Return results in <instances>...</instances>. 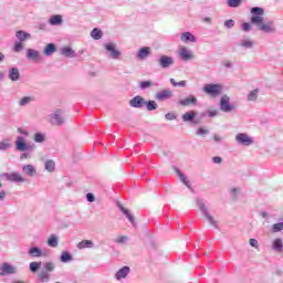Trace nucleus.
I'll return each instance as SVG.
<instances>
[{
  "label": "nucleus",
  "mask_w": 283,
  "mask_h": 283,
  "mask_svg": "<svg viewBox=\"0 0 283 283\" xmlns=\"http://www.w3.org/2000/svg\"><path fill=\"white\" fill-rule=\"evenodd\" d=\"M41 262H31L29 264V269L31 271V273H36V271H39V269H41Z\"/></svg>",
  "instance_id": "obj_44"
},
{
  "label": "nucleus",
  "mask_w": 283,
  "mask_h": 283,
  "mask_svg": "<svg viewBox=\"0 0 283 283\" xmlns=\"http://www.w3.org/2000/svg\"><path fill=\"white\" fill-rule=\"evenodd\" d=\"M280 231H283V223L282 222L274 223L272 226V232L273 233H280Z\"/></svg>",
  "instance_id": "obj_48"
},
{
  "label": "nucleus",
  "mask_w": 283,
  "mask_h": 283,
  "mask_svg": "<svg viewBox=\"0 0 283 283\" xmlns=\"http://www.w3.org/2000/svg\"><path fill=\"white\" fill-rule=\"evenodd\" d=\"M235 25V21L233 19L227 20L224 22V28H227V30H231V28H233Z\"/></svg>",
  "instance_id": "obj_51"
},
{
  "label": "nucleus",
  "mask_w": 283,
  "mask_h": 283,
  "mask_svg": "<svg viewBox=\"0 0 283 283\" xmlns=\"http://www.w3.org/2000/svg\"><path fill=\"white\" fill-rule=\"evenodd\" d=\"M51 125H55L56 127H61V125H65V117H63V109L57 108L52 114L49 115Z\"/></svg>",
  "instance_id": "obj_5"
},
{
  "label": "nucleus",
  "mask_w": 283,
  "mask_h": 283,
  "mask_svg": "<svg viewBox=\"0 0 283 283\" xmlns=\"http://www.w3.org/2000/svg\"><path fill=\"white\" fill-rule=\"evenodd\" d=\"M86 200H87V202H95L96 197L94 196V193L88 192V193H86Z\"/></svg>",
  "instance_id": "obj_53"
},
{
  "label": "nucleus",
  "mask_w": 283,
  "mask_h": 283,
  "mask_svg": "<svg viewBox=\"0 0 283 283\" xmlns=\"http://www.w3.org/2000/svg\"><path fill=\"white\" fill-rule=\"evenodd\" d=\"M94 248V241L92 240H82L77 243V249H92Z\"/></svg>",
  "instance_id": "obj_35"
},
{
  "label": "nucleus",
  "mask_w": 283,
  "mask_h": 283,
  "mask_svg": "<svg viewBox=\"0 0 283 283\" xmlns=\"http://www.w3.org/2000/svg\"><path fill=\"white\" fill-rule=\"evenodd\" d=\"M61 54L62 56H66L67 59H74L75 55V52H74V49L73 48H70V46H64L61 49Z\"/></svg>",
  "instance_id": "obj_27"
},
{
  "label": "nucleus",
  "mask_w": 283,
  "mask_h": 283,
  "mask_svg": "<svg viewBox=\"0 0 283 283\" xmlns=\"http://www.w3.org/2000/svg\"><path fill=\"white\" fill-rule=\"evenodd\" d=\"M175 63L176 61L174 57L169 55H161L158 59V65L161 70H169V67H171Z\"/></svg>",
  "instance_id": "obj_9"
},
{
  "label": "nucleus",
  "mask_w": 283,
  "mask_h": 283,
  "mask_svg": "<svg viewBox=\"0 0 283 283\" xmlns=\"http://www.w3.org/2000/svg\"><path fill=\"white\" fill-rule=\"evenodd\" d=\"M54 52H56V44H54V43L46 44L43 50V53L45 56H52V54H54Z\"/></svg>",
  "instance_id": "obj_30"
},
{
  "label": "nucleus",
  "mask_w": 283,
  "mask_h": 283,
  "mask_svg": "<svg viewBox=\"0 0 283 283\" xmlns=\"http://www.w3.org/2000/svg\"><path fill=\"white\" fill-rule=\"evenodd\" d=\"M153 85H156V84H154V82H151V81H143L139 83L140 90H147V88L151 87Z\"/></svg>",
  "instance_id": "obj_47"
},
{
  "label": "nucleus",
  "mask_w": 283,
  "mask_h": 283,
  "mask_svg": "<svg viewBox=\"0 0 283 283\" xmlns=\"http://www.w3.org/2000/svg\"><path fill=\"white\" fill-rule=\"evenodd\" d=\"M117 207L119 209V211H122V213H124V216L127 218V220L130 222V224H133V227H136V221L134 219V214L129 213V211L123 207V203L117 202Z\"/></svg>",
  "instance_id": "obj_19"
},
{
  "label": "nucleus",
  "mask_w": 283,
  "mask_h": 283,
  "mask_svg": "<svg viewBox=\"0 0 283 283\" xmlns=\"http://www.w3.org/2000/svg\"><path fill=\"white\" fill-rule=\"evenodd\" d=\"M46 244L48 247H51V249H56V247H59V237H56V234H51Z\"/></svg>",
  "instance_id": "obj_32"
},
{
  "label": "nucleus",
  "mask_w": 283,
  "mask_h": 283,
  "mask_svg": "<svg viewBox=\"0 0 283 283\" xmlns=\"http://www.w3.org/2000/svg\"><path fill=\"white\" fill-rule=\"evenodd\" d=\"M33 140L34 143H45V135H43V133H35Z\"/></svg>",
  "instance_id": "obj_45"
},
{
  "label": "nucleus",
  "mask_w": 283,
  "mask_h": 283,
  "mask_svg": "<svg viewBox=\"0 0 283 283\" xmlns=\"http://www.w3.org/2000/svg\"><path fill=\"white\" fill-rule=\"evenodd\" d=\"M91 36L92 39H94L95 41H99V39H103V31H101V29L98 28H94L91 31Z\"/></svg>",
  "instance_id": "obj_39"
},
{
  "label": "nucleus",
  "mask_w": 283,
  "mask_h": 283,
  "mask_svg": "<svg viewBox=\"0 0 283 283\" xmlns=\"http://www.w3.org/2000/svg\"><path fill=\"white\" fill-rule=\"evenodd\" d=\"M179 56L181 61H191V59H193V52H191V50H187V48H181Z\"/></svg>",
  "instance_id": "obj_22"
},
{
  "label": "nucleus",
  "mask_w": 283,
  "mask_h": 283,
  "mask_svg": "<svg viewBox=\"0 0 283 283\" xmlns=\"http://www.w3.org/2000/svg\"><path fill=\"white\" fill-rule=\"evenodd\" d=\"M15 36H17V39H18V41L19 42H22L23 43V41H28V39H30L31 38V34L30 33H28V32H25V31H17L15 32Z\"/></svg>",
  "instance_id": "obj_33"
},
{
  "label": "nucleus",
  "mask_w": 283,
  "mask_h": 283,
  "mask_svg": "<svg viewBox=\"0 0 283 283\" xmlns=\"http://www.w3.org/2000/svg\"><path fill=\"white\" fill-rule=\"evenodd\" d=\"M21 50H23L22 42H15V44L13 46V52H21Z\"/></svg>",
  "instance_id": "obj_52"
},
{
  "label": "nucleus",
  "mask_w": 283,
  "mask_h": 283,
  "mask_svg": "<svg viewBox=\"0 0 283 283\" xmlns=\"http://www.w3.org/2000/svg\"><path fill=\"white\" fill-rule=\"evenodd\" d=\"M150 54H151V48L144 46L138 50L136 54V59H138L139 61H145V59H147Z\"/></svg>",
  "instance_id": "obj_18"
},
{
  "label": "nucleus",
  "mask_w": 283,
  "mask_h": 283,
  "mask_svg": "<svg viewBox=\"0 0 283 283\" xmlns=\"http://www.w3.org/2000/svg\"><path fill=\"white\" fill-rule=\"evenodd\" d=\"M22 171L25 176H29V178H34V175L36 174V168L34 166L27 164L22 167Z\"/></svg>",
  "instance_id": "obj_25"
},
{
  "label": "nucleus",
  "mask_w": 283,
  "mask_h": 283,
  "mask_svg": "<svg viewBox=\"0 0 283 283\" xmlns=\"http://www.w3.org/2000/svg\"><path fill=\"white\" fill-rule=\"evenodd\" d=\"M213 140H214V143H221L222 142V137H220V135H214L213 136Z\"/></svg>",
  "instance_id": "obj_64"
},
{
  "label": "nucleus",
  "mask_w": 283,
  "mask_h": 283,
  "mask_svg": "<svg viewBox=\"0 0 283 283\" xmlns=\"http://www.w3.org/2000/svg\"><path fill=\"white\" fill-rule=\"evenodd\" d=\"M208 116L210 118H213L214 116H218V111H208Z\"/></svg>",
  "instance_id": "obj_63"
},
{
  "label": "nucleus",
  "mask_w": 283,
  "mask_h": 283,
  "mask_svg": "<svg viewBox=\"0 0 283 283\" xmlns=\"http://www.w3.org/2000/svg\"><path fill=\"white\" fill-rule=\"evenodd\" d=\"M259 30H261V32H265L266 34H273L276 32L273 21H269L268 23L260 25Z\"/></svg>",
  "instance_id": "obj_20"
},
{
  "label": "nucleus",
  "mask_w": 283,
  "mask_h": 283,
  "mask_svg": "<svg viewBox=\"0 0 283 283\" xmlns=\"http://www.w3.org/2000/svg\"><path fill=\"white\" fill-rule=\"evenodd\" d=\"M250 247L253 249H259L260 244L258 243L256 239H250Z\"/></svg>",
  "instance_id": "obj_59"
},
{
  "label": "nucleus",
  "mask_w": 283,
  "mask_h": 283,
  "mask_svg": "<svg viewBox=\"0 0 283 283\" xmlns=\"http://www.w3.org/2000/svg\"><path fill=\"white\" fill-rule=\"evenodd\" d=\"M12 147V144L8 142H0V151H8Z\"/></svg>",
  "instance_id": "obj_50"
},
{
  "label": "nucleus",
  "mask_w": 283,
  "mask_h": 283,
  "mask_svg": "<svg viewBox=\"0 0 283 283\" xmlns=\"http://www.w3.org/2000/svg\"><path fill=\"white\" fill-rule=\"evenodd\" d=\"M50 25H61L63 23V15L55 14L49 19Z\"/></svg>",
  "instance_id": "obj_31"
},
{
  "label": "nucleus",
  "mask_w": 283,
  "mask_h": 283,
  "mask_svg": "<svg viewBox=\"0 0 283 283\" xmlns=\"http://www.w3.org/2000/svg\"><path fill=\"white\" fill-rule=\"evenodd\" d=\"M229 8H240L242 6V0H228Z\"/></svg>",
  "instance_id": "obj_46"
},
{
  "label": "nucleus",
  "mask_w": 283,
  "mask_h": 283,
  "mask_svg": "<svg viewBox=\"0 0 283 283\" xmlns=\"http://www.w3.org/2000/svg\"><path fill=\"white\" fill-rule=\"evenodd\" d=\"M72 254L67 251H63L60 255V261L63 262V264H67V262H72Z\"/></svg>",
  "instance_id": "obj_36"
},
{
  "label": "nucleus",
  "mask_w": 283,
  "mask_h": 283,
  "mask_svg": "<svg viewBox=\"0 0 283 283\" xmlns=\"http://www.w3.org/2000/svg\"><path fill=\"white\" fill-rule=\"evenodd\" d=\"M222 157H220V156H214V157H212V163L214 164V165H222Z\"/></svg>",
  "instance_id": "obj_56"
},
{
  "label": "nucleus",
  "mask_w": 283,
  "mask_h": 283,
  "mask_svg": "<svg viewBox=\"0 0 283 283\" xmlns=\"http://www.w3.org/2000/svg\"><path fill=\"white\" fill-rule=\"evenodd\" d=\"M145 104L146 101L140 95H137L129 101L130 107H135L136 109L145 107Z\"/></svg>",
  "instance_id": "obj_15"
},
{
  "label": "nucleus",
  "mask_w": 283,
  "mask_h": 283,
  "mask_svg": "<svg viewBox=\"0 0 283 283\" xmlns=\"http://www.w3.org/2000/svg\"><path fill=\"white\" fill-rule=\"evenodd\" d=\"M264 21V18H262V15H252L251 18V23H253L254 25H258V28L260 29V25H262Z\"/></svg>",
  "instance_id": "obj_41"
},
{
  "label": "nucleus",
  "mask_w": 283,
  "mask_h": 283,
  "mask_svg": "<svg viewBox=\"0 0 283 283\" xmlns=\"http://www.w3.org/2000/svg\"><path fill=\"white\" fill-rule=\"evenodd\" d=\"M176 174L177 176H179V180L182 181V184L188 188L191 189V182L189 181V179L187 178V176H185V174H182V171H180V169L176 168Z\"/></svg>",
  "instance_id": "obj_28"
},
{
  "label": "nucleus",
  "mask_w": 283,
  "mask_h": 283,
  "mask_svg": "<svg viewBox=\"0 0 283 283\" xmlns=\"http://www.w3.org/2000/svg\"><path fill=\"white\" fill-rule=\"evenodd\" d=\"M207 134H209V130H207L202 127L198 128V130H197V136H207Z\"/></svg>",
  "instance_id": "obj_54"
},
{
  "label": "nucleus",
  "mask_w": 283,
  "mask_h": 283,
  "mask_svg": "<svg viewBox=\"0 0 283 283\" xmlns=\"http://www.w3.org/2000/svg\"><path fill=\"white\" fill-rule=\"evenodd\" d=\"M0 178L2 180H7L8 182H25V178H23V176H21L19 172H3L0 175Z\"/></svg>",
  "instance_id": "obj_8"
},
{
  "label": "nucleus",
  "mask_w": 283,
  "mask_h": 283,
  "mask_svg": "<svg viewBox=\"0 0 283 283\" xmlns=\"http://www.w3.org/2000/svg\"><path fill=\"white\" fill-rule=\"evenodd\" d=\"M272 251L274 253H283V239L282 238H276L272 241Z\"/></svg>",
  "instance_id": "obj_21"
},
{
  "label": "nucleus",
  "mask_w": 283,
  "mask_h": 283,
  "mask_svg": "<svg viewBox=\"0 0 283 283\" xmlns=\"http://www.w3.org/2000/svg\"><path fill=\"white\" fill-rule=\"evenodd\" d=\"M146 108H147V111L148 112H154V111H156V109H158V103H156V101H148V102H146Z\"/></svg>",
  "instance_id": "obj_40"
},
{
  "label": "nucleus",
  "mask_w": 283,
  "mask_h": 283,
  "mask_svg": "<svg viewBox=\"0 0 283 283\" xmlns=\"http://www.w3.org/2000/svg\"><path fill=\"white\" fill-rule=\"evenodd\" d=\"M241 30H243V32H249L251 30V23L244 22L241 27Z\"/></svg>",
  "instance_id": "obj_57"
},
{
  "label": "nucleus",
  "mask_w": 283,
  "mask_h": 283,
  "mask_svg": "<svg viewBox=\"0 0 283 283\" xmlns=\"http://www.w3.org/2000/svg\"><path fill=\"white\" fill-rule=\"evenodd\" d=\"M10 81L17 82L19 81V78H21V73L19 72L18 67H11L9 70V74H8Z\"/></svg>",
  "instance_id": "obj_26"
},
{
  "label": "nucleus",
  "mask_w": 283,
  "mask_h": 283,
  "mask_svg": "<svg viewBox=\"0 0 283 283\" xmlns=\"http://www.w3.org/2000/svg\"><path fill=\"white\" fill-rule=\"evenodd\" d=\"M174 97V92H171V90L167 88V90H163L156 93L155 98L156 101H169V98Z\"/></svg>",
  "instance_id": "obj_14"
},
{
  "label": "nucleus",
  "mask_w": 283,
  "mask_h": 283,
  "mask_svg": "<svg viewBox=\"0 0 283 283\" xmlns=\"http://www.w3.org/2000/svg\"><path fill=\"white\" fill-rule=\"evenodd\" d=\"M104 50L106 53H108V59H112L113 61H119L120 56H123V53L120 50H118V46L114 42L105 43Z\"/></svg>",
  "instance_id": "obj_3"
},
{
  "label": "nucleus",
  "mask_w": 283,
  "mask_h": 283,
  "mask_svg": "<svg viewBox=\"0 0 283 283\" xmlns=\"http://www.w3.org/2000/svg\"><path fill=\"white\" fill-rule=\"evenodd\" d=\"M129 273H132V269L125 265L115 273V280L120 282V280H125Z\"/></svg>",
  "instance_id": "obj_16"
},
{
  "label": "nucleus",
  "mask_w": 283,
  "mask_h": 283,
  "mask_svg": "<svg viewBox=\"0 0 283 283\" xmlns=\"http://www.w3.org/2000/svg\"><path fill=\"white\" fill-rule=\"evenodd\" d=\"M219 107L221 112L229 114L235 109V105L231 104V97L228 95H222L219 102Z\"/></svg>",
  "instance_id": "obj_6"
},
{
  "label": "nucleus",
  "mask_w": 283,
  "mask_h": 283,
  "mask_svg": "<svg viewBox=\"0 0 283 283\" xmlns=\"http://www.w3.org/2000/svg\"><path fill=\"white\" fill-rule=\"evenodd\" d=\"M230 196H231L232 200H237L238 196H240V188H231Z\"/></svg>",
  "instance_id": "obj_49"
},
{
  "label": "nucleus",
  "mask_w": 283,
  "mask_h": 283,
  "mask_svg": "<svg viewBox=\"0 0 283 283\" xmlns=\"http://www.w3.org/2000/svg\"><path fill=\"white\" fill-rule=\"evenodd\" d=\"M202 92L211 98H218L222 94V86L220 84H206L202 88Z\"/></svg>",
  "instance_id": "obj_4"
},
{
  "label": "nucleus",
  "mask_w": 283,
  "mask_h": 283,
  "mask_svg": "<svg viewBox=\"0 0 283 283\" xmlns=\"http://www.w3.org/2000/svg\"><path fill=\"white\" fill-rule=\"evenodd\" d=\"M197 113L196 111L186 112L181 118L184 123H193V125H200V120L196 119Z\"/></svg>",
  "instance_id": "obj_13"
},
{
  "label": "nucleus",
  "mask_w": 283,
  "mask_h": 283,
  "mask_svg": "<svg viewBox=\"0 0 283 283\" xmlns=\"http://www.w3.org/2000/svg\"><path fill=\"white\" fill-rule=\"evenodd\" d=\"M18 132L22 135V136H30V132H28V129H24L22 127L18 128Z\"/></svg>",
  "instance_id": "obj_60"
},
{
  "label": "nucleus",
  "mask_w": 283,
  "mask_h": 283,
  "mask_svg": "<svg viewBox=\"0 0 283 283\" xmlns=\"http://www.w3.org/2000/svg\"><path fill=\"white\" fill-rule=\"evenodd\" d=\"M166 120H176L177 116L175 113H167L165 115Z\"/></svg>",
  "instance_id": "obj_55"
},
{
  "label": "nucleus",
  "mask_w": 283,
  "mask_h": 283,
  "mask_svg": "<svg viewBox=\"0 0 283 283\" xmlns=\"http://www.w3.org/2000/svg\"><path fill=\"white\" fill-rule=\"evenodd\" d=\"M54 269H56V264H54V262L44 263V270L40 271L38 274L39 281L42 283L50 282V280H52L50 273L54 272Z\"/></svg>",
  "instance_id": "obj_2"
},
{
  "label": "nucleus",
  "mask_w": 283,
  "mask_h": 283,
  "mask_svg": "<svg viewBox=\"0 0 283 283\" xmlns=\"http://www.w3.org/2000/svg\"><path fill=\"white\" fill-rule=\"evenodd\" d=\"M27 59H29V61H41V53L34 49H28Z\"/></svg>",
  "instance_id": "obj_24"
},
{
  "label": "nucleus",
  "mask_w": 283,
  "mask_h": 283,
  "mask_svg": "<svg viewBox=\"0 0 283 283\" xmlns=\"http://www.w3.org/2000/svg\"><path fill=\"white\" fill-rule=\"evenodd\" d=\"M180 40L182 43H198V38L189 31L181 33Z\"/></svg>",
  "instance_id": "obj_17"
},
{
  "label": "nucleus",
  "mask_w": 283,
  "mask_h": 283,
  "mask_svg": "<svg viewBox=\"0 0 283 283\" xmlns=\"http://www.w3.org/2000/svg\"><path fill=\"white\" fill-rule=\"evenodd\" d=\"M8 197V192L6 190H0V202H3L6 198Z\"/></svg>",
  "instance_id": "obj_61"
},
{
  "label": "nucleus",
  "mask_w": 283,
  "mask_h": 283,
  "mask_svg": "<svg viewBox=\"0 0 283 283\" xmlns=\"http://www.w3.org/2000/svg\"><path fill=\"white\" fill-rule=\"evenodd\" d=\"M170 83L174 87H187V81L176 82V78L171 77Z\"/></svg>",
  "instance_id": "obj_43"
},
{
  "label": "nucleus",
  "mask_w": 283,
  "mask_h": 283,
  "mask_svg": "<svg viewBox=\"0 0 283 283\" xmlns=\"http://www.w3.org/2000/svg\"><path fill=\"white\" fill-rule=\"evenodd\" d=\"M28 254L30 258H43L45 253H43V250L39 247H32L29 249Z\"/></svg>",
  "instance_id": "obj_23"
},
{
  "label": "nucleus",
  "mask_w": 283,
  "mask_h": 283,
  "mask_svg": "<svg viewBox=\"0 0 283 283\" xmlns=\"http://www.w3.org/2000/svg\"><path fill=\"white\" fill-rule=\"evenodd\" d=\"M14 274H17V266H14L8 262H4L1 264V266H0V275L1 276L14 275Z\"/></svg>",
  "instance_id": "obj_11"
},
{
  "label": "nucleus",
  "mask_w": 283,
  "mask_h": 283,
  "mask_svg": "<svg viewBox=\"0 0 283 283\" xmlns=\"http://www.w3.org/2000/svg\"><path fill=\"white\" fill-rule=\"evenodd\" d=\"M44 169L46 171H49L50 174H52V171H54V169H56V164L54 163V160L49 159L44 163Z\"/></svg>",
  "instance_id": "obj_38"
},
{
  "label": "nucleus",
  "mask_w": 283,
  "mask_h": 283,
  "mask_svg": "<svg viewBox=\"0 0 283 283\" xmlns=\"http://www.w3.org/2000/svg\"><path fill=\"white\" fill-rule=\"evenodd\" d=\"M238 145H243L244 147H251L253 145V139L247 133H239L235 136Z\"/></svg>",
  "instance_id": "obj_10"
},
{
  "label": "nucleus",
  "mask_w": 283,
  "mask_h": 283,
  "mask_svg": "<svg viewBox=\"0 0 283 283\" xmlns=\"http://www.w3.org/2000/svg\"><path fill=\"white\" fill-rule=\"evenodd\" d=\"M181 107H189L198 105V98L195 95H188L187 97L179 99L178 102Z\"/></svg>",
  "instance_id": "obj_12"
},
{
  "label": "nucleus",
  "mask_w": 283,
  "mask_h": 283,
  "mask_svg": "<svg viewBox=\"0 0 283 283\" xmlns=\"http://www.w3.org/2000/svg\"><path fill=\"white\" fill-rule=\"evenodd\" d=\"M197 207L202 211V214L205 216L206 220L209 222L210 227H213L214 229H220V226H218V220L209 213V208H207V202L202 199H197Z\"/></svg>",
  "instance_id": "obj_1"
},
{
  "label": "nucleus",
  "mask_w": 283,
  "mask_h": 283,
  "mask_svg": "<svg viewBox=\"0 0 283 283\" xmlns=\"http://www.w3.org/2000/svg\"><path fill=\"white\" fill-rule=\"evenodd\" d=\"M251 14H253V17H262L264 14V9L260 7H253L251 9Z\"/></svg>",
  "instance_id": "obj_42"
},
{
  "label": "nucleus",
  "mask_w": 283,
  "mask_h": 283,
  "mask_svg": "<svg viewBox=\"0 0 283 283\" xmlns=\"http://www.w3.org/2000/svg\"><path fill=\"white\" fill-rule=\"evenodd\" d=\"M15 149L18 151H34V145L25 143V138L23 136H18L15 139Z\"/></svg>",
  "instance_id": "obj_7"
},
{
  "label": "nucleus",
  "mask_w": 283,
  "mask_h": 283,
  "mask_svg": "<svg viewBox=\"0 0 283 283\" xmlns=\"http://www.w3.org/2000/svg\"><path fill=\"white\" fill-rule=\"evenodd\" d=\"M241 48H245V50L253 49V45H255V42L249 39L241 40L240 44Z\"/></svg>",
  "instance_id": "obj_37"
},
{
  "label": "nucleus",
  "mask_w": 283,
  "mask_h": 283,
  "mask_svg": "<svg viewBox=\"0 0 283 283\" xmlns=\"http://www.w3.org/2000/svg\"><path fill=\"white\" fill-rule=\"evenodd\" d=\"M259 95H260V88H254L253 91H251L247 96L248 103H255V101H258Z\"/></svg>",
  "instance_id": "obj_29"
},
{
  "label": "nucleus",
  "mask_w": 283,
  "mask_h": 283,
  "mask_svg": "<svg viewBox=\"0 0 283 283\" xmlns=\"http://www.w3.org/2000/svg\"><path fill=\"white\" fill-rule=\"evenodd\" d=\"M116 242L118 244H123V242H127V237H119V238H117Z\"/></svg>",
  "instance_id": "obj_62"
},
{
  "label": "nucleus",
  "mask_w": 283,
  "mask_h": 283,
  "mask_svg": "<svg viewBox=\"0 0 283 283\" xmlns=\"http://www.w3.org/2000/svg\"><path fill=\"white\" fill-rule=\"evenodd\" d=\"M36 101L34 96H24L19 101L20 107H25L27 105H30V103H34Z\"/></svg>",
  "instance_id": "obj_34"
},
{
  "label": "nucleus",
  "mask_w": 283,
  "mask_h": 283,
  "mask_svg": "<svg viewBox=\"0 0 283 283\" xmlns=\"http://www.w3.org/2000/svg\"><path fill=\"white\" fill-rule=\"evenodd\" d=\"M30 153L31 151H22V154L20 155V160H28V158H30Z\"/></svg>",
  "instance_id": "obj_58"
}]
</instances>
